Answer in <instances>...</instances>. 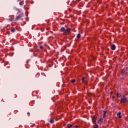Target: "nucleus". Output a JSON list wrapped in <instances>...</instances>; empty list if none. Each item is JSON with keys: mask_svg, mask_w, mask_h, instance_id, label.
<instances>
[{"mask_svg": "<svg viewBox=\"0 0 128 128\" xmlns=\"http://www.w3.org/2000/svg\"><path fill=\"white\" fill-rule=\"evenodd\" d=\"M60 32H64V36H68L70 34V30L68 28H65L64 27L61 28Z\"/></svg>", "mask_w": 128, "mask_h": 128, "instance_id": "1", "label": "nucleus"}, {"mask_svg": "<svg viewBox=\"0 0 128 128\" xmlns=\"http://www.w3.org/2000/svg\"><path fill=\"white\" fill-rule=\"evenodd\" d=\"M50 124H54V120H50Z\"/></svg>", "mask_w": 128, "mask_h": 128, "instance_id": "20", "label": "nucleus"}, {"mask_svg": "<svg viewBox=\"0 0 128 128\" xmlns=\"http://www.w3.org/2000/svg\"><path fill=\"white\" fill-rule=\"evenodd\" d=\"M92 122H96V118L94 116H93L92 118Z\"/></svg>", "mask_w": 128, "mask_h": 128, "instance_id": "13", "label": "nucleus"}, {"mask_svg": "<svg viewBox=\"0 0 128 128\" xmlns=\"http://www.w3.org/2000/svg\"><path fill=\"white\" fill-rule=\"evenodd\" d=\"M14 10H16L17 12H17V14H18V13H20V12H22V10H20V8H18L16 7H14Z\"/></svg>", "mask_w": 128, "mask_h": 128, "instance_id": "5", "label": "nucleus"}, {"mask_svg": "<svg viewBox=\"0 0 128 128\" xmlns=\"http://www.w3.org/2000/svg\"><path fill=\"white\" fill-rule=\"evenodd\" d=\"M117 96H118V98H120V95L118 93Z\"/></svg>", "mask_w": 128, "mask_h": 128, "instance_id": "17", "label": "nucleus"}, {"mask_svg": "<svg viewBox=\"0 0 128 128\" xmlns=\"http://www.w3.org/2000/svg\"><path fill=\"white\" fill-rule=\"evenodd\" d=\"M20 6H24V0H18Z\"/></svg>", "mask_w": 128, "mask_h": 128, "instance_id": "6", "label": "nucleus"}, {"mask_svg": "<svg viewBox=\"0 0 128 128\" xmlns=\"http://www.w3.org/2000/svg\"><path fill=\"white\" fill-rule=\"evenodd\" d=\"M14 16H10V18H9V19H8V20H9L10 22H12V20H14Z\"/></svg>", "mask_w": 128, "mask_h": 128, "instance_id": "7", "label": "nucleus"}, {"mask_svg": "<svg viewBox=\"0 0 128 128\" xmlns=\"http://www.w3.org/2000/svg\"><path fill=\"white\" fill-rule=\"evenodd\" d=\"M72 125L70 124H68V128H72Z\"/></svg>", "mask_w": 128, "mask_h": 128, "instance_id": "14", "label": "nucleus"}, {"mask_svg": "<svg viewBox=\"0 0 128 128\" xmlns=\"http://www.w3.org/2000/svg\"><path fill=\"white\" fill-rule=\"evenodd\" d=\"M104 120L102 118H100V120H98L99 122H102Z\"/></svg>", "mask_w": 128, "mask_h": 128, "instance_id": "16", "label": "nucleus"}, {"mask_svg": "<svg viewBox=\"0 0 128 128\" xmlns=\"http://www.w3.org/2000/svg\"><path fill=\"white\" fill-rule=\"evenodd\" d=\"M75 128H78V126H75Z\"/></svg>", "mask_w": 128, "mask_h": 128, "instance_id": "24", "label": "nucleus"}, {"mask_svg": "<svg viewBox=\"0 0 128 128\" xmlns=\"http://www.w3.org/2000/svg\"><path fill=\"white\" fill-rule=\"evenodd\" d=\"M128 102V100H126V98L124 95L122 96V98L120 100V102H122V104H124V102Z\"/></svg>", "mask_w": 128, "mask_h": 128, "instance_id": "3", "label": "nucleus"}, {"mask_svg": "<svg viewBox=\"0 0 128 128\" xmlns=\"http://www.w3.org/2000/svg\"><path fill=\"white\" fill-rule=\"evenodd\" d=\"M82 82L84 83L86 82V78H82Z\"/></svg>", "mask_w": 128, "mask_h": 128, "instance_id": "10", "label": "nucleus"}, {"mask_svg": "<svg viewBox=\"0 0 128 128\" xmlns=\"http://www.w3.org/2000/svg\"><path fill=\"white\" fill-rule=\"evenodd\" d=\"M116 48V45L113 44L111 46V50H115Z\"/></svg>", "mask_w": 128, "mask_h": 128, "instance_id": "8", "label": "nucleus"}, {"mask_svg": "<svg viewBox=\"0 0 128 128\" xmlns=\"http://www.w3.org/2000/svg\"><path fill=\"white\" fill-rule=\"evenodd\" d=\"M42 48H44V47L42 46H40V50H42Z\"/></svg>", "mask_w": 128, "mask_h": 128, "instance_id": "23", "label": "nucleus"}, {"mask_svg": "<svg viewBox=\"0 0 128 128\" xmlns=\"http://www.w3.org/2000/svg\"><path fill=\"white\" fill-rule=\"evenodd\" d=\"M24 8L25 10H28V8H26V6H24Z\"/></svg>", "mask_w": 128, "mask_h": 128, "instance_id": "18", "label": "nucleus"}, {"mask_svg": "<svg viewBox=\"0 0 128 128\" xmlns=\"http://www.w3.org/2000/svg\"><path fill=\"white\" fill-rule=\"evenodd\" d=\"M28 60L27 62H26V64H28Z\"/></svg>", "mask_w": 128, "mask_h": 128, "instance_id": "25", "label": "nucleus"}, {"mask_svg": "<svg viewBox=\"0 0 128 128\" xmlns=\"http://www.w3.org/2000/svg\"><path fill=\"white\" fill-rule=\"evenodd\" d=\"M120 114H122V112H119L117 114V116L118 118H122V116Z\"/></svg>", "mask_w": 128, "mask_h": 128, "instance_id": "9", "label": "nucleus"}, {"mask_svg": "<svg viewBox=\"0 0 128 128\" xmlns=\"http://www.w3.org/2000/svg\"><path fill=\"white\" fill-rule=\"evenodd\" d=\"M24 16V14L21 12L18 16H17L16 18V20H18L20 18H22Z\"/></svg>", "mask_w": 128, "mask_h": 128, "instance_id": "4", "label": "nucleus"}, {"mask_svg": "<svg viewBox=\"0 0 128 128\" xmlns=\"http://www.w3.org/2000/svg\"><path fill=\"white\" fill-rule=\"evenodd\" d=\"M128 74V68H125L122 70V75L124 76H126Z\"/></svg>", "mask_w": 128, "mask_h": 128, "instance_id": "2", "label": "nucleus"}, {"mask_svg": "<svg viewBox=\"0 0 128 128\" xmlns=\"http://www.w3.org/2000/svg\"><path fill=\"white\" fill-rule=\"evenodd\" d=\"M27 114H28V116H30V113L29 112H28L27 113Z\"/></svg>", "mask_w": 128, "mask_h": 128, "instance_id": "22", "label": "nucleus"}, {"mask_svg": "<svg viewBox=\"0 0 128 128\" xmlns=\"http://www.w3.org/2000/svg\"><path fill=\"white\" fill-rule=\"evenodd\" d=\"M12 32H16V30H14V28H12L11 30H10Z\"/></svg>", "mask_w": 128, "mask_h": 128, "instance_id": "12", "label": "nucleus"}, {"mask_svg": "<svg viewBox=\"0 0 128 128\" xmlns=\"http://www.w3.org/2000/svg\"><path fill=\"white\" fill-rule=\"evenodd\" d=\"M76 82V80H71V82Z\"/></svg>", "mask_w": 128, "mask_h": 128, "instance_id": "19", "label": "nucleus"}, {"mask_svg": "<svg viewBox=\"0 0 128 128\" xmlns=\"http://www.w3.org/2000/svg\"><path fill=\"white\" fill-rule=\"evenodd\" d=\"M106 111L104 110V116H103V118H104L106 117Z\"/></svg>", "mask_w": 128, "mask_h": 128, "instance_id": "11", "label": "nucleus"}, {"mask_svg": "<svg viewBox=\"0 0 128 128\" xmlns=\"http://www.w3.org/2000/svg\"><path fill=\"white\" fill-rule=\"evenodd\" d=\"M94 128H98V124H96Z\"/></svg>", "mask_w": 128, "mask_h": 128, "instance_id": "21", "label": "nucleus"}, {"mask_svg": "<svg viewBox=\"0 0 128 128\" xmlns=\"http://www.w3.org/2000/svg\"><path fill=\"white\" fill-rule=\"evenodd\" d=\"M111 94H112V92H111Z\"/></svg>", "mask_w": 128, "mask_h": 128, "instance_id": "26", "label": "nucleus"}, {"mask_svg": "<svg viewBox=\"0 0 128 128\" xmlns=\"http://www.w3.org/2000/svg\"><path fill=\"white\" fill-rule=\"evenodd\" d=\"M77 38H80V34L77 35Z\"/></svg>", "mask_w": 128, "mask_h": 128, "instance_id": "15", "label": "nucleus"}]
</instances>
